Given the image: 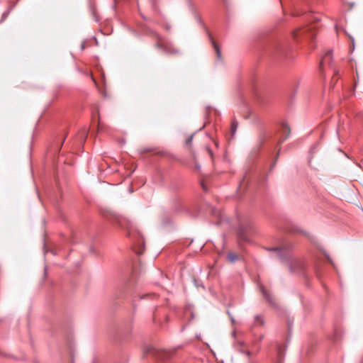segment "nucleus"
<instances>
[{"mask_svg":"<svg viewBox=\"0 0 363 363\" xmlns=\"http://www.w3.org/2000/svg\"><path fill=\"white\" fill-rule=\"evenodd\" d=\"M193 138H194V134L191 135L186 140V142H185V144L186 145H191V143H192V140H193Z\"/></svg>","mask_w":363,"mask_h":363,"instance_id":"obj_11","label":"nucleus"},{"mask_svg":"<svg viewBox=\"0 0 363 363\" xmlns=\"http://www.w3.org/2000/svg\"><path fill=\"white\" fill-rule=\"evenodd\" d=\"M333 60V54L332 51H328L323 57L322 60L320 62V66H323V64H330Z\"/></svg>","mask_w":363,"mask_h":363,"instance_id":"obj_3","label":"nucleus"},{"mask_svg":"<svg viewBox=\"0 0 363 363\" xmlns=\"http://www.w3.org/2000/svg\"><path fill=\"white\" fill-rule=\"evenodd\" d=\"M211 40L212 45L214 48V50L216 53L217 57H218V59L220 60L221 58V52H220V48L216 43V42L214 41V40L213 38H211Z\"/></svg>","mask_w":363,"mask_h":363,"instance_id":"obj_6","label":"nucleus"},{"mask_svg":"<svg viewBox=\"0 0 363 363\" xmlns=\"http://www.w3.org/2000/svg\"><path fill=\"white\" fill-rule=\"evenodd\" d=\"M196 168L197 169H200V166H199V164H196Z\"/></svg>","mask_w":363,"mask_h":363,"instance_id":"obj_16","label":"nucleus"},{"mask_svg":"<svg viewBox=\"0 0 363 363\" xmlns=\"http://www.w3.org/2000/svg\"><path fill=\"white\" fill-rule=\"evenodd\" d=\"M201 186L204 191H207V187L203 182H201Z\"/></svg>","mask_w":363,"mask_h":363,"instance_id":"obj_15","label":"nucleus"},{"mask_svg":"<svg viewBox=\"0 0 363 363\" xmlns=\"http://www.w3.org/2000/svg\"><path fill=\"white\" fill-rule=\"evenodd\" d=\"M297 35H298V33H294V38H296L297 36Z\"/></svg>","mask_w":363,"mask_h":363,"instance_id":"obj_17","label":"nucleus"},{"mask_svg":"<svg viewBox=\"0 0 363 363\" xmlns=\"http://www.w3.org/2000/svg\"><path fill=\"white\" fill-rule=\"evenodd\" d=\"M9 13H10V11H9V10H8V11H5V12H4V13H3V15H2V18H3V19H6V18L8 17V16L9 15Z\"/></svg>","mask_w":363,"mask_h":363,"instance_id":"obj_13","label":"nucleus"},{"mask_svg":"<svg viewBox=\"0 0 363 363\" xmlns=\"http://www.w3.org/2000/svg\"><path fill=\"white\" fill-rule=\"evenodd\" d=\"M118 223L122 228H125L128 230V235L130 236V228L132 227V223L129 220H125V219L120 220Z\"/></svg>","mask_w":363,"mask_h":363,"instance_id":"obj_4","label":"nucleus"},{"mask_svg":"<svg viewBox=\"0 0 363 363\" xmlns=\"http://www.w3.org/2000/svg\"><path fill=\"white\" fill-rule=\"evenodd\" d=\"M228 259L230 262H235L238 259V255L234 252H229L228 254Z\"/></svg>","mask_w":363,"mask_h":363,"instance_id":"obj_7","label":"nucleus"},{"mask_svg":"<svg viewBox=\"0 0 363 363\" xmlns=\"http://www.w3.org/2000/svg\"><path fill=\"white\" fill-rule=\"evenodd\" d=\"M284 129H285V130H284L285 131H287V133H290V129H289V126H288L287 125H285L284 126Z\"/></svg>","mask_w":363,"mask_h":363,"instance_id":"obj_14","label":"nucleus"},{"mask_svg":"<svg viewBox=\"0 0 363 363\" xmlns=\"http://www.w3.org/2000/svg\"><path fill=\"white\" fill-rule=\"evenodd\" d=\"M206 150L208 154L209 155V156L211 158H213V151L211 150V149L208 146H206Z\"/></svg>","mask_w":363,"mask_h":363,"instance_id":"obj_12","label":"nucleus"},{"mask_svg":"<svg viewBox=\"0 0 363 363\" xmlns=\"http://www.w3.org/2000/svg\"><path fill=\"white\" fill-rule=\"evenodd\" d=\"M260 291L262 294V295L264 296V298L270 303H273V301H272V298L270 296V294H269V292L264 289V287L263 286H261L260 287Z\"/></svg>","mask_w":363,"mask_h":363,"instance_id":"obj_5","label":"nucleus"},{"mask_svg":"<svg viewBox=\"0 0 363 363\" xmlns=\"http://www.w3.org/2000/svg\"><path fill=\"white\" fill-rule=\"evenodd\" d=\"M238 124L236 121H233L231 123V133L234 135L238 129Z\"/></svg>","mask_w":363,"mask_h":363,"instance_id":"obj_8","label":"nucleus"},{"mask_svg":"<svg viewBox=\"0 0 363 363\" xmlns=\"http://www.w3.org/2000/svg\"><path fill=\"white\" fill-rule=\"evenodd\" d=\"M156 47L167 54H177L179 50L172 48V45L162 38H159V42L156 44Z\"/></svg>","mask_w":363,"mask_h":363,"instance_id":"obj_1","label":"nucleus"},{"mask_svg":"<svg viewBox=\"0 0 363 363\" xmlns=\"http://www.w3.org/2000/svg\"><path fill=\"white\" fill-rule=\"evenodd\" d=\"M152 150H153V149L150 148V147H141L139 150V152L140 154H144V153H146V152H152Z\"/></svg>","mask_w":363,"mask_h":363,"instance_id":"obj_9","label":"nucleus"},{"mask_svg":"<svg viewBox=\"0 0 363 363\" xmlns=\"http://www.w3.org/2000/svg\"><path fill=\"white\" fill-rule=\"evenodd\" d=\"M255 322L257 324H259V325L264 324V321H263L262 316L259 315L255 316Z\"/></svg>","mask_w":363,"mask_h":363,"instance_id":"obj_10","label":"nucleus"},{"mask_svg":"<svg viewBox=\"0 0 363 363\" xmlns=\"http://www.w3.org/2000/svg\"><path fill=\"white\" fill-rule=\"evenodd\" d=\"M222 220H223V218H220V221L218 222V223H221V222H222Z\"/></svg>","mask_w":363,"mask_h":363,"instance_id":"obj_18","label":"nucleus"},{"mask_svg":"<svg viewBox=\"0 0 363 363\" xmlns=\"http://www.w3.org/2000/svg\"><path fill=\"white\" fill-rule=\"evenodd\" d=\"M271 250L276 254L277 257L283 261L289 258L290 255L289 250L285 248H273Z\"/></svg>","mask_w":363,"mask_h":363,"instance_id":"obj_2","label":"nucleus"}]
</instances>
